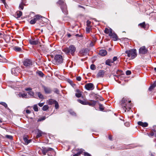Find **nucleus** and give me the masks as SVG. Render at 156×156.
Masks as SVG:
<instances>
[{
    "label": "nucleus",
    "mask_w": 156,
    "mask_h": 156,
    "mask_svg": "<svg viewBox=\"0 0 156 156\" xmlns=\"http://www.w3.org/2000/svg\"><path fill=\"white\" fill-rule=\"evenodd\" d=\"M131 101L127 98H123L121 102V105L123 110L126 112V110L129 111L132 106Z\"/></svg>",
    "instance_id": "f257e3e1"
},
{
    "label": "nucleus",
    "mask_w": 156,
    "mask_h": 156,
    "mask_svg": "<svg viewBox=\"0 0 156 156\" xmlns=\"http://www.w3.org/2000/svg\"><path fill=\"white\" fill-rule=\"evenodd\" d=\"M76 50L75 47L73 45H71L69 47L63 48L62 49V51L67 55H69L70 54L72 55H73Z\"/></svg>",
    "instance_id": "f03ea898"
},
{
    "label": "nucleus",
    "mask_w": 156,
    "mask_h": 156,
    "mask_svg": "<svg viewBox=\"0 0 156 156\" xmlns=\"http://www.w3.org/2000/svg\"><path fill=\"white\" fill-rule=\"evenodd\" d=\"M57 3L61 5V8L63 12L65 14H67V6L64 1L63 0H59Z\"/></svg>",
    "instance_id": "7ed1b4c3"
},
{
    "label": "nucleus",
    "mask_w": 156,
    "mask_h": 156,
    "mask_svg": "<svg viewBox=\"0 0 156 156\" xmlns=\"http://www.w3.org/2000/svg\"><path fill=\"white\" fill-rule=\"evenodd\" d=\"M43 18H44L40 15H37L34 17L33 19L30 21V23L31 24H33L37 21H39L40 22Z\"/></svg>",
    "instance_id": "20e7f679"
},
{
    "label": "nucleus",
    "mask_w": 156,
    "mask_h": 156,
    "mask_svg": "<svg viewBox=\"0 0 156 156\" xmlns=\"http://www.w3.org/2000/svg\"><path fill=\"white\" fill-rule=\"evenodd\" d=\"M128 57L131 56L132 58H135L136 56V50L135 49H131L126 50L125 51Z\"/></svg>",
    "instance_id": "39448f33"
},
{
    "label": "nucleus",
    "mask_w": 156,
    "mask_h": 156,
    "mask_svg": "<svg viewBox=\"0 0 156 156\" xmlns=\"http://www.w3.org/2000/svg\"><path fill=\"white\" fill-rule=\"evenodd\" d=\"M63 59L62 56L60 55H57L55 56L53 62L54 64L58 65L62 63Z\"/></svg>",
    "instance_id": "423d86ee"
},
{
    "label": "nucleus",
    "mask_w": 156,
    "mask_h": 156,
    "mask_svg": "<svg viewBox=\"0 0 156 156\" xmlns=\"http://www.w3.org/2000/svg\"><path fill=\"white\" fill-rule=\"evenodd\" d=\"M41 151L43 154L44 155H46V154L49 151H51L53 153H55L54 150L53 148L50 147H42Z\"/></svg>",
    "instance_id": "0eeeda50"
},
{
    "label": "nucleus",
    "mask_w": 156,
    "mask_h": 156,
    "mask_svg": "<svg viewBox=\"0 0 156 156\" xmlns=\"http://www.w3.org/2000/svg\"><path fill=\"white\" fill-rule=\"evenodd\" d=\"M24 65L26 67H30L32 65V62L31 60L28 59H26L23 62Z\"/></svg>",
    "instance_id": "6e6552de"
},
{
    "label": "nucleus",
    "mask_w": 156,
    "mask_h": 156,
    "mask_svg": "<svg viewBox=\"0 0 156 156\" xmlns=\"http://www.w3.org/2000/svg\"><path fill=\"white\" fill-rule=\"evenodd\" d=\"M85 87L87 90H92L94 89V87L93 84L89 83L86 84L85 86Z\"/></svg>",
    "instance_id": "1a4fd4ad"
},
{
    "label": "nucleus",
    "mask_w": 156,
    "mask_h": 156,
    "mask_svg": "<svg viewBox=\"0 0 156 156\" xmlns=\"http://www.w3.org/2000/svg\"><path fill=\"white\" fill-rule=\"evenodd\" d=\"M138 26L145 30H147L149 27V25L148 24H146L145 22L139 24Z\"/></svg>",
    "instance_id": "9d476101"
},
{
    "label": "nucleus",
    "mask_w": 156,
    "mask_h": 156,
    "mask_svg": "<svg viewBox=\"0 0 156 156\" xmlns=\"http://www.w3.org/2000/svg\"><path fill=\"white\" fill-rule=\"evenodd\" d=\"M27 137V136L25 135L23 137L24 142V144L26 145H28L29 143L32 142V140L31 139H28Z\"/></svg>",
    "instance_id": "9b49d317"
},
{
    "label": "nucleus",
    "mask_w": 156,
    "mask_h": 156,
    "mask_svg": "<svg viewBox=\"0 0 156 156\" xmlns=\"http://www.w3.org/2000/svg\"><path fill=\"white\" fill-rule=\"evenodd\" d=\"M139 51L140 54H144L147 53V50L145 46H143L140 48Z\"/></svg>",
    "instance_id": "f8f14e48"
},
{
    "label": "nucleus",
    "mask_w": 156,
    "mask_h": 156,
    "mask_svg": "<svg viewBox=\"0 0 156 156\" xmlns=\"http://www.w3.org/2000/svg\"><path fill=\"white\" fill-rule=\"evenodd\" d=\"M11 72L12 74L15 76L17 75L18 73L20 72V70L19 67L13 68L12 69Z\"/></svg>",
    "instance_id": "ddd939ff"
},
{
    "label": "nucleus",
    "mask_w": 156,
    "mask_h": 156,
    "mask_svg": "<svg viewBox=\"0 0 156 156\" xmlns=\"http://www.w3.org/2000/svg\"><path fill=\"white\" fill-rule=\"evenodd\" d=\"M109 36L112 38L113 40L114 41H116L118 39L117 35L114 33L112 32L111 34H109Z\"/></svg>",
    "instance_id": "4468645a"
},
{
    "label": "nucleus",
    "mask_w": 156,
    "mask_h": 156,
    "mask_svg": "<svg viewBox=\"0 0 156 156\" xmlns=\"http://www.w3.org/2000/svg\"><path fill=\"white\" fill-rule=\"evenodd\" d=\"M105 74V72L102 70H100L97 73L96 77L97 78L102 77L104 76Z\"/></svg>",
    "instance_id": "2eb2a0df"
},
{
    "label": "nucleus",
    "mask_w": 156,
    "mask_h": 156,
    "mask_svg": "<svg viewBox=\"0 0 156 156\" xmlns=\"http://www.w3.org/2000/svg\"><path fill=\"white\" fill-rule=\"evenodd\" d=\"M27 95V94L22 93L21 92L17 93L16 94V96L19 98H26Z\"/></svg>",
    "instance_id": "dca6fc26"
},
{
    "label": "nucleus",
    "mask_w": 156,
    "mask_h": 156,
    "mask_svg": "<svg viewBox=\"0 0 156 156\" xmlns=\"http://www.w3.org/2000/svg\"><path fill=\"white\" fill-rule=\"evenodd\" d=\"M76 151H78V152L77 153L74 154L73 156H79L82 153H83V151H84V150H83L82 149H76Z\"/></svg>",
    "instance_id": "f3484780"
},
{
    "label": "nucleus",
    "mask_w": 156,
    "mask_h": 156,
    "mask_svg": "<svg viewBox=\"0 0 156 156\" xmlns=\"http://www.w3.org/2000/svg\"><path fill=\"white\" fill-rule=\"evenodd\" d=\"M43 87L46 94H49L51 93V90L50 88L46 87L44 86H43Z\"/></svg>",
    "instance_id": "a211bd4d"
},
{
    "label": "nucleus",
    "mask_w": 156,
    "mask_h": 156,
    "mask_svg": "<svg viewBox=\"0 0 156 156\" xmlns=\"http://www.w3.org/2000/svg\"><path fill=\"white\" fill-rule=\"evenodd\" d=\"M36 133V138H37L41 137L43 134H44L43 132L38 129L37 130Z\"/></svg>",
    "instance_id": "6ab92c4d"
},
{
    "label": "nucleus",
    "mask_w": 156,
    "mask_h": 156,
    "mask_svg": "<svg viewBox=\"0 0 156 156\" xmlns=\"http://www.w3.org/2000/svg\"><path fill=\"white\" fill-rule=\"evenodd\" d=\"M107 54V51L105 50H101L99 51V54L102 56H105Z\"/></svg>",
    "instance_id": "aec40b11"
},
{
    "label": "nucleus",
    "mask_w": 156,
    "mask_h": 156,
    "mask_svg": "<svg viewBox=\"0 0 156 156\" xmlns=\"http://www.w3.org/2000/svg\"><path fill=\"white\" fill-rule=\"evenodd\" d=\"M87 105H88L90 106H93L95 105L96 103V101L94 100H91L90 101V102L87 101Z\"/></svg>",
    "instance_id": "412c9836"
},
{
    "label": "nucleus",
    "mask_w": 156,
    "mask_h": 156,
    "mask_svg": "<svg viewBox=\"0 0 156 156\" xmlns=\"http://www.w3.org/2000/svg\"><path fill=\"white\" fill-rule=\"evenodd\" d=\"M138 124L139 125L143 127H146L148 126V124L147 122H143L140 121L138 122Z\"/></svg>",
    "instance_id": "4be33fe9"
},
{
    "label": "nucleus",
    "mask_w": 156,
    "mask_h": 156,
    "mask_svg": "<svg viewBox=\"0 0 156 156\" xmlns=\"http://www.w3.org/2000/svg\"><path fill=\"white\" fill-rule=\"evenodd\" d=\"M30 44L32 45H37L38 44V41L37 40H30L29 41Z\"/></svg>",
    "instance_id": "5701e85b"
},
{
    "label": "nucleus",
    "mask_w": 156,
    "mask_h": 156,
    "mask_svg": "<svg viewBox=\"0 0 156 156\" xmlns=\"http://www.w3.org/2000/svg\"><path fill=\"white\" fill-rule=\"evenodd\" d=\"M56 101L54 100L51 99H49L48 101H47V102L49 105H52L54 104Z\"/></svg>",
    "instance_id": "b1692460"
},
{
    "label": "nucleus",
    "mask_w": 156,
    "mask_h": 156,
    "mask_svg": "<svg viewBox=\"0 0 156 156\" xmlns=\"http://www.w3.org/2000/svg\"><path fill=\"white\" fill-rule=\"evenodd\" d=\"M105 33L106 34H111L112 32V30L111 29H108L107 28H105L104 30Z\"/></svg>",
    "instance_id": "393cba45"
},
{
    "label": "nucleus",
    "mask_w": 156,
    "mask_h": 156,
    "mask_svg": "<svg viewBox=\"0 0 156 156\" xmlns=\"http://www.w3.org/2000/svg\"><path fill=\"white\" fill-rule=\"evenodd\" d=\"M25 0H22V2L20 4L19 8H20L21 10H23V5H25L26 2L24 1Z\"/></svg>",
    "instance_id": "a878e982"
},
{
    "label": "nucleus",
    "mask_w": 156,
    "mask_h": 156,
    "mask_svg": "<svg viewBox=\"0 0 156 156\" xmlns=\"http://www.w3.org/2000/svg\"><path fill=\"white\" fill-rule=\"evenodd\" d=\"M22 15V12L20 11H17L15 15V17L17 18H20Z\"/></svg>",
    "instance_id": "bb28decb"
},
{
    "label": "nucleus",
    "mask_w": 156,
    "mask_h": 156,
    "mask_svg": "<svg viewBox=\"0 0 156 156\" xmlns=\"http://www.w3.org/2000/svg\"><path fill=\"white\" fill-rule=\"evenodd\" d=\"M156 86V81H155L153 84H152L149 87V90L151 91Z\"/></svg>",
    "instance_id": "cd10ccee"
},
{
    "label": "nucleus",
    "mask_w": 156,
    "mask_h": 156,
    "mask_svg": "<svg viewBox=\"0 0 156 156\" xmlns=\"http://www.w3.org/2000/svg\"><path fill=\"white\" fill-rule=\"evenodd\" d=\"M76 91L77 93L75 94L77 98L80 97L81 95V94L80 91L79 90H77Z\"/></svg>",
    "instance_id": "c85d7f7f"
},
{
    "label": "nucleus",
    "mask_w": 156,
    "mask_h": 156,
    "mask_svg": "<svg viewBox=\"0 0 156 156\" xmlns=\"http://www.w3.org/2000/svg\"><path fill=\"white\" fill-rule=\"evenodd\" d=\"M13 49L17 51H20L22 50V49L21 48L18 47V46H15L13 48Z\"/></svg>",
    "instance_id": "c756f323"
},
{
    "label": "nucleus",
    "mask_w": 156,
    "mask_h": 156,
    "mask_svg": "<svg viewBox=\"0 0 156 156\" xmlns=\"http://www.w3.org/2000/svg\"><path fill=\"white\" fill-rule=\"evenodd\" d=\"M77 101L78 102L83 105H87V101H83L79 99Z\"/></svg>",
    "instance_id": "7c9ffc66"
},
{
    "label": "nucleus",
    "mask_w": 156,
    "mask_h": 156,
    "mask_svg": "<svg viewBox=\"0 0 156 156\" xmlns=\"http://www.w3.org/2000/svg\"><path fill=\"white\" fill-rule=\"evenodd\" d=\"M0 62H6V60L5 58H3L1 55H0Z\"/></svg>",
    "instance_id": "2f4dec72"
},
{
    "label": "nucleus",
    "mask_w": 156,
    "mask_h": 156,
    "mask_svg": "<svg viewBox=\"0 0 156 156\" xmlns=\"http://www.w3.org/2000/svg\"><path fill=\"white\" fill-rule=\"evenodd\" d=\"M113 62V61L110 60H108L106 62V64L108 66H111V63Z\"/></svg>",
    "instance_id": "473e14b6"
},
{
    "label": "nucleus",
    "mask_w": 156,
    "mask_h": 156,
    "mask_svg": "<svg viewBox=\"0 0 156 156\" xmlns=\"http://www.w3.org/2000/svg\"><path fill=\"white\" fill-rule=\"evenodd\" d=\"M0 104L3 106L5 108H6L7 109H9V108H8L7 104L4 102H0Z\"/></svg>",
    "instance_id": "72a5a7b5"
},
{
    "label": "nucleus",
    "mask_w": 156,
    "mask_h": 156,
    "mask_svg": "<svg viewBox=\"0 0 156 156\" xmlns=\"http://www.w3.org/2000/svg\"><path fill=\"white\" fill-rule=\"evenodd\" d=\"M36 94H37L38 97L41 99H42L43 98V95L40 92H37L36 93Z\"/></svg>",
    "instance_id": "f704fd0d"
},
{
    "label": "nucleus",
    "mask_w": 156,
    "mask_h": 156,
    "mask_svg": "<svg viewBox=\"0 0 156 156\" xmlns=\"http://www.w3.org/2000/svg\"><path fill=\"white\" fill-rule=\"evenodd\" d=\"M37 73L38 74L39 76L41 77H43L44 74L41 71H38L37 72Z\"/></svg>",
    "instance_id": "c9c22d12"
},
{
    "label": "nucleus",
    "mask_w": 156,
    "mask_h": 156,
    "mask_svg": "<svg viewBox=\"0 0 156 156\" xmlns=\"http://www.w3.org/2000/svg\"><path fill=\"white\" fill-rule=\"evenodd\" d=\"M49 107L48 105H44L42 108V110L43 111H46L48 109Z\"/></svg>",
    "instance_id": "e433bc0d"
},
{
    "label": "nucleus",
    "mask_w": 156,
    "mask_h": 156,
    "mask_svg": "<svg viewBox=\"0 0 156 156\" xmlns=\"http://www.w3.org/2000/svg\"><path fill=\"white\" fill-rule=\"evenodd\" d=\"M33 109L34 111L37 112L38 111V107L37 105H34L33 107Z\"/></svg>",
    "instance_id": "4c0bfd02"
},
{
    "label": "nucleus",
    "mask_w": 156,
    "mask_h": 156,
    "mask_svg": "<svg viewBox=\"0 0 156 156\" xmlns=\"http://www.w3.org/2000/svg\"><path fill=\"white\" fill-rule=\"evenodd\" d=\"M90 69L92 70H94L96 69V66L94 64H92L90 66Z\"/></svg>",
    "instance_id": "58836bf2"
},
{
    "label": "nucleus",
    "mask_w": 156,
    "mask_h": 156,
    "mask_svg": "<svg viewBox=\"0 0 156 156\" xmlns=\"http://www.w3.org/2000/svg\"><path fill=\"white\" fill-rule=\"evenodd\" d=\"M54 104H55V108L56 109H58L59 108V105L58 102L56 101L55 103Z\"/></svg>",
    "instance_id": "ea45409f"
},
{
    "label": "nucleus",
    "mask_w": 156,
    "mask_h": 156,
    "mask_svg": "<svg viewBox=\"0 0 156 156\" xmlns=\"http://www.w3.org/2000/svg\"><path fill=\"white\" fill-rule=\"evenodd\" d=\"M5 137L10 140H12V136L11 135H5Z\"/></svg>",
    "instance_id": "a19ab883"
},
{
    "label": "nucleus",
    "mask_w": 156,
    "mask_h": 156,
    "mask_svg": "<svg viewBox=\"0 0 156 156\" xmlns=\"http://www.w3.org/2000/svg\"><path fill=\"white\" fill-rule=\"evenodd\" d=\"M99 108L100 110L101 111H103L104 110V108L103 107V106L102 105L100 104L99 105Z\"/></svg>",
    "instance_id": "79ce46f5"
},
{
    "label": "nucleus",
    "mask_w": 156,
    "mask_h": 156,
    "mask_svg": "<svg viewBox=\"0 0 156 156\" xmlns=\"http://www.w3.org/2000/svg\"><path fill=\"white\" fill-rule=\"evenodd\" d=\"M54 92L55 93L59 94V91L57 88H55L54 89Z\"/></svg>",
    "instance_id": "37998d69"
},
{
    "label": "nucleus",
    "mask_w": 156,
    "mask_h": 156,
    "mask_svg": "<svg viewBox=\"0 0 156 156\" xmlns=\"http://www.w3.org/2000/svg\"><path fill=\"white\" fill-rule=\"evenodd\" d=\"M29 95H30L33 96L34 95V92L32 91V90H30L29 91V92L28 93Z\"/></svg>",
    "instance_id": "c03bdc74"
},
{
    "label": "nucleus",
    "mask_w": 156,
    "mask_h": 156,
    "mask_svg": "<svg viewBox=\"0 0 156 156\" xmlns=\"http://www.w3.org/2000/svg\"><path fill=\"white\" fill-rule=\"evenodd\" d=\"M87 26L88 27H90V24L91 23V22L89 20H87Z\"/></svg>",
    "instance_id": "a18cd8bd"
},
{
    "label": "nucleus",
    "mask_w": 156,
    "mask_h": 156,
    "mask_svg": "<svg viewBox=\"0 0 156 156\" xmlns=\"http://www.w3.org/2000/svg\"><path fill=\"white\" fill-rule=\"evenodd\" d=\"M90 30L91 29L90 27H87L86 28V32L87 33H89Z\"/></svg>",
    "instance_id": "49530a36"
},
{
    "label": "nucleus",
    "mask_w": 156,
    "mask_h": 156,
    "mask_svg": "<svg viewBox=\"0 0 156 156\" xmlns=\"http://www.w3.org/2000/svg\"><path fill=\"white\" fill-rule=\"evenodd\" d=\"M131 73V72L129 70H127L126 72V74L127 75H130Z\"/></svg>",
    "instance_id": "de8ad7c7"
},
{
    "label": "nucleus",
    "mask_w": 156,
    "mask_h": 156,
    "mask_svg": "<svg viewBox=\"0 0 156 156\" xmlns=\"http://www.w3.org/2000/svg\"><path fill=\"white\" fill-rule=\"evenodd\" d=\"M154 135V133L153 132H151L148 134V136L150 137H152Z\"/></svg>",
    "instance_id": "09e8293b"
},
{
    "label": "nucleus",
    "mask_w": 156,
    "mask_h": 156,
    "mask_svg": "<svg viewBox=\"0 0 156 156\" xmlns=\"http://www.w3.org/2000/svg\"><path fill=\"white\" fill-rule=\"evenodd\" d=\"M70 114L73 115H76V113L73 111H70Z\"/></svg>",
    "instance_id": "8fccbe9b"
},
{
    "label": "nucleus",
    "mask_w": 156,
    "mask_h": 156,
    "mask_svg": "<svg viewBox=\"0 0 156 156\" xmlns=\"http://www.w3.org/2000/svg\"><path fill=\"white\" fill-rule=\"evenodd\" d=\"M45 119V117H44L42 118H41V119H39L38 120V121H40L42 120H44Z\"/></svg>",
    "instance_id": "3c124183"
},
{
    "label": "nucleus",
    "mask_w": 156,
    "mask_h": 156,
    "mask_svg": "<svg viewBox=\"0 0 156 156\" xmlns=\"http://www.w3.org/2000/svg\"><path fill=\"white\" fill-rule=\"evenodd\" d=\"M76 79L78 81H80L81 80V77L80 76H77L76 77Z\"/></svg>",
    "instance_id": "603ef678"
},
{
    "label": "nucleus",
    "mask_w": 156,
    "mask_h": 156,
    "mask_svg": "<svg viewBox=\"0 0 156 156\" xmlns=\"http://www.w3.org/2000/svg\"><path fill=\"white\" fill-rule=\"evenodd\" d=\"M84 154L85 156H90V155L87 152H84Z\"/></svg>",
    "instance_id": "864d4df0"
},
{
    "label": "nucleus",
    "mask_w": 156,
    "mask_h": 156,
    "mask_svg": "<svg viewBox=\"0 0 156 156\" xmlns=\"http://www.w3.org/2000/svg\"><path fill=\"white\" fill-rule=\"evenodd\" d=\"M117 57L115 56L113 58V60H112L113 61V62L117 60Z\"/></svg>",
    "instance_id": "5fc2aeb1"
},
{
    "label": "nucleus",
    "mask_w": 156,
    "mask_h": 156,
    "mask_svg": "<svg viewBox=\"0 0 156 156\" xmlns=\"http://www.w3.org/2000/svg\"><path fill=\"white\" fill-rule=\"evenodd\" d=\"M25 90L26 91H30L32 90V89L30 88H27L25 89Z\"/></svg>",
    "instance_id": "6e6d98bb"
},
{
    "label": "nucleus",
    "mask_w": 156,
    "mask_h": 156,
    "mask_svg": "<svg viewBox=\"0 0 156 156\" xmlns=\"http://www.w3.org/2000/svg\"><path fill=\"white\" fill-rule=\"evenodd\" d=\"M44 105V103H39L38 104V105L39 106H40V107H42Z\"/></svg>",
    "instance_id": "4d7b16f0"
},
{
    "label": "nucleus",
    "mask_w": 156,
    "mask_h": 156,
    "mask_svg": "<svg viewBox=\"0 0 156 156\" xmlns=\"http://www.w3.org/2000/svg\"><path fill=\"white\" fill-rule=\"evenodd\" d=\"M26 112L27 114H29L30 113V111L29 110H26Z\"/></svg>",
    "instance_id": "13d9d810"
},
{
    "label": "nucleus",
    "mask_w": 156,
    "mask_h": 156,
    "mask_svg": "<svg viewBox=\"0 0 156 156\" xmlns=\"http://www.w3.org/2000/svg\"><path fill=\"white\" fill-rule=\"evenodd\" d=\"M1 1L5 5V0H1Z\"/></svg>",
    "instance_id": "bf43d9fd"
},
{
    "label": "nucleus",
    "mask_w": 156,
    "mask_h": 156,
    "mask_svg": "<svg viewBox=\"0 0 156 156\" xmlns=\"http://www.w3.org/2000/svg\"><path fill=\"white\" fill-rule=\"evenodd\" d=\"M108 138L110 140H112V137L111 136H109Z\"/></svg>",
    "instance_id": "052dcab7"
},
{
    "label": "nucleus",
    "mask_w": 156,
    "mask_h": 156,
    "mask_svg": "<svg viewBox=\"0 0 156 156\" xmlns=\"http://www.w3.org/2000/svg\"><path fill=\"white\" fill-rule=\"evenodd\" d=\"M99 99L101 101H103L104 100L103 98L102 97H100Z\"/></svg>",
    "instance_id": "680f3d73"
},
{
    "label": "nucleus",
    "mask_w": 156,
    "mask_h": 156,
    "mask_svg": "<svg viewBox=\"0 0 156 156\" xmlns=\"http://www.w3.org/2000/svg\"><path fill=\"white\" fill-rule=\"evenodd\" d=\"M114 76H115V77H116L117 78H118L120 76L119 75H115Z\"/></svg>",
    "instance_id": "e2e57ef3"
},
{
    "label": "nucleus",
    "mask_w": 156,
    "mask_h": 156,
    "mask_svg": "<svg viewBox=\"0 0 156 156\" xmlns=\"http://www.w3.org/2000/svg\"><path fill=\"white\" fill-rule=\"evenodd\" d=\"M67 36L68 37H71V35L70 34H67Z\"/></svg>",
    "instance_id": "0e129e2a"
},
{
    "label": "nucleus",
    "mask_w": 156,
    "mask_h": 156,
    "mask_svg": "<svg viewBox=\"0 0 156 156\" xmlns=\"http://www.w3.org/2000/svg\"><path fill=\"white\" fill-rule=\"evenodd\" d=\"M154 70L156 72V68H154Z\"/></svg>",
    "instance_id": "69168bd1"
},
{
    "label": "nucleus",
    "mask_w": 156,
    "mask_h": 156,
    "mask_svg": "<svg viewBox=\"0 0 156 156\" xmlns=\"http://www.w3.org/2000/svg\"><path fill=\"white\" fill-rule=\"evenodd\" d=\"M79 7H81V8H82L83 7V6H81V5H79Z\"/></svg>",
    "instance_id": "338daca9"
},
{
    "label": "nucleus",
    "mask_w": 156,
    "mask_h": 156,
    "mask_svg": "<svg viewBox=\"0 0 156 156\" xmlns=\"http://www.w3.org/2000/svg\"><path fill=\"white\" fill-rule=\"evenodd\" d=\"M2 122V120L1 119H0V122L1 123Z\"/></svg>",
    "instance_id": "774afa93"
}]
</instances>
